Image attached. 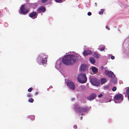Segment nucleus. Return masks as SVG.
Masks as SVG:
<instances>
[{
	"label": "nucleus",
	"instance_id": "obj_1",
	"mask_svg": "<svg viewBox=\"0 0 129 129\" xmlns=\"http://www.w3.org/2000/svg\"><path fill=\"white\" fill-rule=\"evenodd\" d=\"M76 61L75 56L72 55H66L63 57L62 59V63L66 65H69L74 63Z\"/></svg>",
	"mask_w": 129,
	"mask_h": 129
},
{
	"label": "nucleus",
	"instance_id": "obj_2",
	"mask_svg": "<svg viewBox=\"0 0 129 129\" xmlns=\"http://www.w3.org/2000/svg\"><path fill=\"white\" fill-rule=\"evenodd\" d=\"M77 78L79 82L81 83H86L87 81V78L86 75L84 74H81L78 75Z\"/></svg>",
	"mask_w": 129,
	"mask_h": 129
},
{
	"label": "nucleus",
	"instance_id": "obj_3",
	"mask_svg": "<svg viewBox=\"0 0 129 129\" xmlns=\"http://www.w3.org/2000/svg\"><path fill=\"white\" fill-rule=\"evenodd\" d=\"M74 109L76 110L77 112L81 113L86 111L87 108L85 107H81L79 106L78 105H76L74 108Z\"/></svg>",
	"mask_w": 129,
	"mask_h": 129
},
{
	"label": "nucleus",
	"instance_id": "obj_4",
	"mask_svg": "<svg viewBox=\"0 0 129 129\" xmlns=\"http://www.w3.org/2000/svg\"><path fill=\"white\" fill-rule=\"evenodd\" d=\"M20 9L21 13L23 14H26L29 11V9L25 5H22Z\"/></svg>",
	"mask_w": 129,
	"mask_h": 129
},
{
	"label": "nucleus",
	"instance_id": "obj_5",
	"mask_svg": "<svg viewBox=\"0 0 129 129\" xmlns=\"http://www.w3.org/2000/svg\"><path fill=\"white\" fill-rule=\"evenodd\" d=\"M90 81L91 84L94 85L98 86L99 85V81L96 78H91Z\"/></svg>",
	"mask_w": 129,
	"mask_h": 129
},
{
	"label": "nucleus",
	"instance_id": "obj_6",
	"mask_svg": "<svg viewBox=\"0 0 129 129\" xmlns=\"http://www.w3.org/2000/svg\"><path fill=\"white\" fill-rule=\"evenodd\" d=\"M105 74L109 77L113 78L115 77V75L114 73L111 71L106 70L105 72Z\"/></svg>",
	"mask_w": 129,
	"mask_h": 129
},
{
	"label": "nucleus",
	"instance_id": "obj_7",
	"mask_svg": "<svg viewBox=\"0 0 129 129\" xmlns=\"http://www.w3.org/2000/svg\"><path fill=\"white\" fill-rule=\"evenodd\" d=\"M114 100L115 99L116 100H123V95L121 94H116L114 97Z\"/></svg>",
	"mask_w": 129,
	"mask_h": 129
},
{
	"label": "nucleus",
	"instance_id": "obj_8",
	"mask_svg": "<svg viewBox=\"0 0 129 129\" xmlns=\"http://www.w3.org/2000/svg\"><path fill=\"white\" fill-rule=\"evenodd\" d=\"M67 85L71 89L74 90L75 88V85L73 83L70 82L67 83Z\"/></svg>",
	"mask_w": 129,
	"mask_h": 129
},
{
	"label": "nucleus",
	"instance_id": "obj_9",
	"mask_svg": "<svg viewBox=\"0 0 129 129\" xmlns=\"http://www.w3.org/2000/svg\"><path fill=\"white\" fill-rule=\"evenodd\" d=\"M96 96L95 93H92L87 97V99L89 100H91L94 99Z\"/></svg>",
	"mask_w": 129,
	"mask_h": 129
},
{
	"label": "nucleus",
	"instance_id": "obj_10",
	"mask_svg": "<svg viewBox=\"0 0 129 129\" xmlns=\"http://www.w3.org/2000/svg\"><path fill=\"white\" fill-rule=\"evenodd\" d=\"M37 15L36 12H33L30 13L29 15V16L33 19H34L37 17Z\"/></svg>",
	"mask_w": 129,
	"mask_h": 129
},
{
	"label": "nucleus",
	"instance_id": "obj_11",
	"mask_svg": "<svg viewBox=\"0 0 129 129\" xmlns=\"http://www.w3.org/2000/svg\"><path fill=\"white\" fill-rule=\"evenodd\" d=\"M92 54V52L90 50H87L84 51L83 54L84 56H87L88 55H90Z\"/></svg>",
	"mask_w": 129,
	"mask_h": 129
},
{
	"label": "nucleus",
	"instance_id": "obj_12",
	"mask_svg": "<svg viewBox=\"0 0 129 129\" xmlns=\"http://www.w3.org/2000/svg\"><path fill=\"white\" fill-rule=\"evenodd\" d=\"M39 13H44L45 11V8L43 7L40 8L38 10Z\"/></svg>",
	"mask_w": 129,
	"mask_h": 129
},
{
	"label": "nucleus",
	"instance_id": "obj_13",
	"mask_svg": "<svg viewBox=\"0 0 129 129\" xmlns=\"http://www.w3.org/2000/svg\"><path fill=\"white\" fill-rule=\"evenodd\" d=\"M89 60L91 63L92 64L94 63L95 62V60L93 57H90L89 58Z\"/></svg>",
	"mask_w": 129,
	"mask_h": 129
},
{
	"label": "nucleus",
	"instance_id": "obj_14",
	"mask_svg": "<svg viewBox=\"0 0 129 129\" xmlns=\"http://www.w3.org/2000/svg\"><path fill=\"white\" fill-rule=\"evenodd\" d=\"M93 56L96 58H99V54L97 52H94L93 55Z\"/></svg>",
	"mask_w": 129,
	"mask_h": 129
},
{
	"label": "nucleus",
	"instance_id": "obj_15",
	"mask_svg": "<svg viewBox=\"0 0 129 129\" xmlns=\"http://www.w3.org/2000/svg\"><path fill=\"white\" fill-rule=\"evenodd\" d=\"M47 61V59L46 57L43 58L41 60V62L43 64L46 63Z\"/></svg>",
	"mask_w": 129,
	"mask_h": 129
},
{
	"label": "nucleus",
	"instance_id": "obj_16",
	"mask_svg": "<svg viewBox=\"0 0 129 129\" xmlns=\"http://www.w3.org/2000/svg\"><path fill=\"white\" fill-rule=\"evenodd\" d=\"M98 69L95 67H93L92 68V70L93 73H96L98 71Z\"/></svg>",
	"mask_w": 129,
	"mask_h": 129
},
{
	"label": "nucleus",
	"instance_id": "obj_17",
	"mask_svg": "<svg viewBox=\"0 0 129 129\" xmlns=\"http://www.w3.org/2000/svg\"><path fill=\"white\" fill-rule=\"evenodd\" d=\"M86 68V66L84 65H82L80 68V69L81 70L84 71Z\"/></svg>",
	"mask_w": 129,
	"mask_h": 129
},
{
	"label": "nucleus",
	"instance_id": "obj_18",
	"mask_svg": "<svg viewBox=\"0 0 129 129\" xmlns=\"http://www.w3.org/2000/svg\"><path fill=\"white\" fill-rule=\"evenodd\" d=\"M106 81V79L105 78H102L101 80V83L102 84H104L105 82Z\"/></svg>",
	"mask_w": 129,
	"mask_h": 129
},
{
	"label": "nucleus",
	"instance_id": "obj_19",
	"mask_svg": "<svg viewBox=\"0 0 129 129\" xmlns=\"http://www.w3.org/2000/svg\"><path fill=\"white\" fill-rule=\"evenodd\" d=\"M29 117L32 120H34L35 118V116L33 115L30 116Z\"/></svg>",
	"mask_w": 129,
	"mask_h": 129
},
{
	"label": "nucleus",
	"instance_id": "obj_20",
	"mask_svg": "<svg viewBox=\"0 0 129 129\" xmlns=\"http://www.w3.org/2000/svg\"><path fill=\"white\" fill-rule=\"evenodd\" d=\"M104 11V9H101L100 11L99 12V14L101 15L102 14H103Z\"/></svg>",
	"mask_w": 129,
	"mask_h": 129
},
{
	"label": "nucleus",
	"instance_id": "obj_21",
	"mask_svg": "<svg viewBox=\"0 0 129 129\" xmlns=\"http://www.w3.org/2000/svg\"><path fill=\"white\" fill-rule=\"evenodd\" d=\"M34 101V100L33 98H31L28 100V102L30 103H33Z\"/></svg>",
	"mask_w": 129,
	"mask_h": 129
},
{
	"label": "nucleus",
	"instance_id": "obj_22",
	"mask_svg": "<svg viewBox=\"0 0 129 129\" xmlns=\"http://www.w3.org/2000/svg\"><path fill=\"white\" fill-rule=\"evenodd\" d=\"M105 48L104 47H101L100 49H99V50L101 51H102L104 50Z\"/></svg>",
	"mask_w": 129,
	"mask_h": 129
},
{
	"label": "nucleus",
	"instance_id": "obj_23",
	"mask_svg": "<svg viewBox=\"0 0 129 129\" xmlns=\"http://www.w3.org/2000/svg\"><path fill=\"white\" fill-rule=\"evenodd\" d=\"M126 94L127 95L129 94V87H127V89L126 90Z\"/></svg>",
	"mask_w": 129,
	"mask_h": 129
},
{
	"label": "nucleus",
	"instance_id": "obj_24",
	"mask_svg": "<svg viewBox=\"0 0 129 129\" xmlns=\"http://www.w3.org/2000/svg\"><path fill=\"white\" fill-rule=\"evenodd\" d=\"M117 89L116 87L115 86H114L112 89V90L113 91H115Z\"/></svg>",
	"mask_w": 129,
	"mask_h": 129
},
{
	"label": "nucleus",
	"instance_id": "obj_25",
	"mask_svg": "<svg viewBox=\"0 0 129 129\" xmlns=\"http://www.w3.org/2000/svg\"><path fill=\"white\" fill-rule=\"evenodd\" d=\"M32 90V88L31 87L28 90V91L29 92H31Z\"/></svg>",
	"mask_w": 129,
	"mask_h": 129
},
{
	"label": "nucleus",
	"instance_id": "obj_26",
	"mask_svg": "<svg viewBox=\"0 0 129 129\" xmlns=\"http://www.w3.org/2000/svg\"><path fill=\"white\" fill-rule=\"evenodd\" d=\"M48 0H41V2L42 3H44L47 1Z\"/></svg>",
	"mask_w": 129,
	"mask_h": 129
},
{
	"label": "nucleus",
	"instance_id": "obj_27",
	"mask_svg": "<svg viewBox=\"0 0 129 129\" xmlns=\"http://www.w3.org/2000/svg\"><path fill=\"white\" fill-rule=\"evenodd\" d=\"M80 87L81 89H85V86H80Z\"/></svg>",
	"mask_w": 129,
	"mask_h": 129
},
{
	"label": "nucleus",
	"instance_id": "obj_28",
	"mask_svg": "<svg viewBox=\"0 0 129 129\" xmlns=\"http://www.w3.org/2000/svg\"><path fill=\"white\" fill-rule=\"evenodd\" d=\"M56 2L57 3H60L61 1L62 0H55Z\"/></svg>",
	"mask_w": 129,
	"mask_h": 129
},
{
	"label": "nucleus",
	"instance_id": "obj_29",
	"mask_svg": "<svg viewBox=\"0 0 129 129\" xmlns=\"http://www.w3.org/2000/svg\"><path fill=\"white\" fill-rule=\"evenodd\" d=\"M111 58L112 59H115V57L114 56H112L111 55Z\"/></svg>",
	"mask_w": 129,
	"mask_h": 129
},
{
	"label": "nucleus",
	"instance_id": "obj_30",
	"mask_svg": "<svg viewBox=\"0 0 129 129\" xmlns=\"http://www.w3.org/2000/svg\"><path fill=\"white\" fill-rule=\"evenodd\" d=\"M91 15V13L90 12H88L87 13V15L88 16H90Z\"/></svg>",
	"mask_w": 129,
	"mask_h": 129
},
{
	"label": "nucleus",
	"instance_id": "obj_31",
	"mask_svg": "<svg viewBox=\"0 0 129 129\" xmlns=\"http://www.w3.org/2000/svg\"><path fill=\"white\" fill-rule=\"evenodd\" d=\"M98 97L99 98L103 96V94H100V95H98Z\"/></svg>",
	"mask_w": 129,
	"mask_h": 129
},
{
	"label": "nucleus",
	"instance_id": "obj_32",
	"mask_svg": "<svg viewBox=\"0 0 129 129\" xmlns=\"http://www.w3.org/2000/svg\"><path fill=\"white\" fill-rule=\"evenodd\" d=\"M40 58L41 57H38V61L40 63H41V62L40 61Z\"/></svg>",
	"mask_w": 129,
	"mask_h": 129
},
{
	"label": "nucleus",
	"instance_id": "obj_33",
	"mask_svg": "<svg viewBox=\"0 0 129 129\" xmlns=\"http://www.w3.org/2000/svg\"><path fill=\"white\" fill-rule=\"evenodd\" d=\"M77 126L76 125H75L73 126V128H74L76 129L77 128Z\"/></svg>",
	"mask_w": 129,
	"mask_h": 129
},
{
	"label": "nucleus",
	"instance_id": "obj_34",
	"mask_svg": "<svg viewBox=\"0 0 129 129\" xmlns=\"http://www.w3.org/2000/svg\"><path fill=\"white\" fill-rule=\"evenodd\" d=\"M27 96L28 97H30L31 96V94H28L27 95Z\"/></svg>",
	"mask_w": 129,
	"mask_h": 129
},
{
	"label": "nucleus",
	"instance_id": "obj_35",
	"mask_svg": "<svg viewBox=\"0 0 129 129\" xmlns=\"http://www.w3.org/2000/svg\"><path fill=\"white\" fill-rule=\"evenodd\" d=\"M106 28L108 30H109L110 29V28L108 27L107 26H106Z\"/></svg>",
	"mask_w": 129,
	"mask_h": 129
},
{
	"label": "nucleus",
	"instance_id": "obj_36",
	"mask_svg": "<svg viewBox=\"0 0 129 129\" xmlns=\"http://www.w3.org/2000/svg\"><path fill=\"white\" fill-rule=\"evenodd\" d=\"M35 94L36 95H37L38 94V92H36L35 93Z\"/></svg>",
	"mask_w": 129,
	"mask_h": 129
},
{
	"label": "nucleus",
	"instance_id": "obj_37",
	"mask_svg": "<svg viewBox=\"0 0 129 129\" xmlns=\"http://www.w3.org/2000/svg\"><path fill=\"white\" fill-rule=\"evenodd\" d=\"M95 4H96H96H97V3H95Z\"/></svg>",
	"mask_w": 129,
	"mask_h": 129
},
{
	"label": "nucleus",
	"instance_id": "obj_38",
	"mask_svg": "<svg viewBox=\"0 0 129 129\" xmlns=\"http://www.w3.org/2000/svg\"><path fill=\"white\" fill-rule=\"evenodd\" d=\"M83 115V114H81V115Z\"/></svg>",
	"mask_w": 129,
	"mask_h": 129
}]
</instances>
